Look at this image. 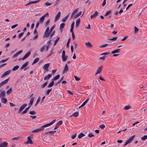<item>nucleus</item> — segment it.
Here are the masks:
<instances>
[{
    "mask_svg": "<svg viewBox=\"0 0 147 147\" xmlns=\"http://www.w3.org/2000/svg\"><path fill=\"white\" fill-rule=\"evenodd\" d=\"M8 59V58H7L5 59H3L0 61V63H3L7 60Z\"/></svg>",
    "mask_w": 147,
    "mask_h": 147,
    "instance_id": "obj_45",
    "label": "nucleus"
},
{
    "mask_svg": "<svg viewBox=\"0 0 147 147\" xmlns=\"http://www.w3.org/2000/svg\"><path fill=\"white\" fill-rule=\"evenodd\" d=\"M147 139V135L144 136L141 138V140L142 141H144Z\"/></svg>",
    "mask_w": 147,
    "mask_h": 147,
    "instance_id": "obj_38",
    "label": "nucleus"
},
{
    "mask_svg": "<svg viewBox=\"0 0 147 147\" xmlns=\"http://www.w3.org/2000/svg\"><path fill=\"white\" fill-rule=\"evenodd\" d=\"M62 122H63L62 121H60L57 123V124L59 126L62 124Z\"/></svg>",
    "mask_w": 147,
    "mask_h": 147,
    "instance_id": "obj_61",
    "label": "nucleus"
},
{
    "mask_svg": "<svg viewBox=\"0 0 147 147\" xmlns=\"http://www.w3.org/2000/svg\"><path fill=\"white\" fill-rule=\"evenodd\" d=\"M78 10V9H76L75 10H74L73 12V14H75L77 12Z\"/></svg>",
    "mask_w": 147,
    "mask_h": 147,
    "instance_id": "obj_62",
    "label": "nucleus"
},
{
    "mask_svg": "<svg viewBox=\"0 0 147 147\" xmlns=\"http://www.w3.org/2000/svg\"><path fill=\"white\" fill-rule=\"evenodd\" d=\"M55 25H54V26H53L52 27L50 28V32H51L52 31V30L54 29L55 27Z\"/></svg>",
    "mask_w": 147,
    "mask_h": 147,
    "instance_id": "obj_60",
    "label": "nucleus"
},
{
    "mask_svg": "<svg viewBox=\"0 0 147 147\" xmlns=\"http://www.w3.org/2000/svg\"><path fill=\"white\" fill-rule=\"evenodd\" d=\"M52 77L51 74H49L47 76H45L44 78V80L49 79Z\"/></svg>",
    "mask_w": 147,
    "mask_h": 147,
    "instance_id": "obj_23",
    "label": "nucleus"
},
{
    "mask_svg": "<svg viewBox=\"0 0 147 147\" xmlns=\"http://www.w3.org/2000/svg\"><path fill=\"white\" fill-rule=\"evenodd\" d=\"M34 99V97H32L31 98V99L30 100L29 103L33 104Z\"/></svg>",
    "mask_w": 147,
    "mask_h": 147,
    "instance_id": "obj_46",
    "label": "nucleus"
},
{
    "mask_svg": "<svg viewBox=\"0 0 147 147\" xmlns=\"http://www.w3.org/2000/svg\"><path fill=\"white\" fill-rule=\"evenodd\" d=\"M68 68H69L67 64H66L63 69V73L66 72L68 70Z\"/></svg>",
    "mask_w": 147,
    "mask_h": 147,
    "instance_id": "obj_16",
    "label": "nucleus"
},
{
    "mask_svg": "<svg viewBox=\"0 0 147 147\" xmlns=\"http://www.w3.org/2000/svg\"><path fill=\"white\" fill-rule=\"evenodd\" d=\"M70 38L68 40L67 42V47H69V44L70 42Z\"/></svg>",
    "mask_w": 147,
    "mask_h": 147,
    "instance_id": "obj_53",
    "label": "nucleus"
},
{
    "mask_svg": "<svg viewBox=\"0 0 147 147\" xmlns=\"http://www.w3.org/2000/svg\"><path fill=\"white\" fill-rule=\"evenodd\" d=\"M98 13L96 11L94 14H93L92 15H91L90 16V18L91 19H93L94 18H95L98 15Z\"/></svg>",
    "mask_w": 147,
    "mask_h": 147,
    "instance_id": "obj_10",
    "label": "nucleus"
},
{
    "mask_svg": "<svg viewBox=\"0 0 147 147\" xmlns=\"http://www.w3.org/2000/svg\"><path fill=\"white\" fill-rule=\"evenodd\" d=\"M49 63H47L45 64L43 67V69L45 70L46 71H49Z\"/></svg>",
    "mask_w": 147,
    "mask_h": 147,
    "instance_id": "obj_8",
    "label": "nucleus"
},
{
    "mask_svg": "<svg viewBox=\"0 0 147 147\" xmlns=\"http://www.w3.org/2000/svg\"><path fill=\"white\" fill-rule=\"evenodd\" d=\"M60 38V37H58L55 40L54 44V46H55L57 44L58 41L59 40Z\"/></svg>",
    "mask_w": 147,
    "mask_h": 147,
    "instance_id": "obj_33",
    "label": "nucleus"
},
{
    "mask_svg": "<svg viewBox=\"0 0 147 147\" xmlns=\"http://www.w3.org/2000/svg\"><path fill=\"white\" fill-rule=\"evenodd\" d=\"M82 12L81 11H80L74 17V18H76L80 16Z\"/></svg>",
    "mask_w": 147,
    "mask_h": 147,
    "instance_id": "obj_28",
    "label": "nucleus"
},
{
    "mask_svg": "<svg viewBox=\"0 0 147 147\" xmlns=\"http://www.w3.org/2000/svg\"><path fill=\"white\" fill-rule=\"evenodd\" d=\"M85 136V135L82 133H81L78 136V138L79 139H81L83 137H84Z\"/></svg>",
    "mask_w": 147,
    "mask_h": 147,
    "instance_id": "obj_34",
    "label": "nucleus"
},
{
    "mask_svg": "<svg viewBox=\"0 0 147 147\" xmlns=\"http://www.w3.org/2000/svg\"><path fill=\"white\" fill-rule=\"evenodd\" d=\"M108 45V44H104V45H102L100 46V48H103V47H107Z\"/></svg>",
    "mask_w": 147,
    "mask_h": 147,
    "instance_id": "obj_44",
    "label": "nucleus"
},
{
    "mask_svg": "<svg viewBox=\"0 0 147 147\" xmlns=\"http://www.w3.org/2000/svg\"><path fill=\"white\" fill-rule=\"evenodd\" d=\"M18 26V24H16L13 25L11 26V28L12 29H13V28H15L16 27H17Z\"/></svg>",
    "mask_w": 147,
    "mask_h": 147,
    "instance_id": "obj_58",
    "label": "nucleus"
},
{
    "mask_svg": "<svg viewBox=\"0 0 147 147\" xmlns=\"http://www.w3.org/2000/svg\"><path fill=\"white\" fill-rule=\"evenodd\" d=\"M121 51L120 49H117L115 50H114L112 51L111 53L112 54H115L116 53H119L120 51Z\"/></svg>",
    "mask_w": 147,
    "mask_h": 147,
    "instance_id": "obj_18",
    "label": "nucleus"
},
{
    "mask_svg": "<svg viewBox=\"0 0 147 147\" xmlns=\"http://www.w3.org/2000/svg\"><path fill=\"white\" fill-rule=\"evenodd\" d=\"M67 19L66 18V17H65L62 20V22H66Z\"/></svg>",
    "mask_w": 147,
    "mask_h": 147,
    "instance_id": "obj_64",
    "label": "nucleus"
},
{
    "mask_svg": "<svg viewBox=\"0 0 147 147\" xmlns=\"http://www.w3.org/2000/svg\"><path fill=\"white\" fill-rule=\"evenodd\" d=\"M74 78L76 80L78 81H79L80 80V78H79L75 76H74Z\"/></svg>",
    "mask_w": 147,
    "mask_h": 147,
    "instance_id": "obj_59",
    "label": "nucleus"
},
{
    "mask_svg": "<svg viewBox=\"0 0 147 147\" xmlns=\"http://www.w3.org/2000/svg\"><path fill=\"white\" fill-rule=\"evenodd\" d=\"M8 143L7 142H3L0 144V147H7Z\"/></svg>",
    "mask_w": 147,
    "mask_h": 147,
    "instance_id": "obj_9",
    "label": "nucleus"
},
{
    "mask_svg": "<svg viewBox=\"0 0 147 147\" xmlns=\"http://www.w3.org/2000/svg\"><path fill=\"white\" fill-rule=\"evenodd\" d=\"M11 70H9L5 72L4 74L1 76V78H2L9 75L11 72Z\"/></svg>",
    "mask_w": 147,
    "mask_h": 147,
    "instance_id": "obj_6",
    "label": "nucleus"
},
{
    "mask_svg": "<svg viewBox=\"0 0 147 147\" xmlns=\"http://www.w3.org/2000/svg\"><path fill=\"white\" fill-rule=\"evenodd\" d=\"M24 34V32H22L20 33L18 36V38H20Z\"/></svg>",
    "mask_w": 147,
    "mask_h": 147,
    "instance_id": "obj_51",
    "label": "nucleus"
},
{
    "mask_svg": "<svg viewBox=\"0 0 147 147\" xmlns=\"http://www.w3.org/2000/svg\"><path fill=\"white\" fill-rule=\"evenodd\" d=\"M45 18L44 17L42 16L40 18L38 22H39L40 23L42 24L44 22Z\"/></svg>",
    "mask_w": 147,
    "mask_h": 147,
    "instance_id": "obj_21",
    "label": "nucleus"
},
{
    "mask_svg": "<svg viewBox=\"0 0 147 147\" xmlns=\"http://www.w3.org/2000/svg\"><path fill=\"white\" fill-rule=\"evenodd\" d=\"M99 127L102 129H103L105 127V126L104 124H102L99 126Z\"/></svg>",
    "mask_w": 147,
    "mask_h": 147,
    "instance_id": "obj_54",
    "label": "nucleus"
},
{
    "mask_svg": "<svg viewBox=\"0 0 147 147\" xmlns=\"http://www.w3.org/2000/svg\"><path fill=\"white\" fill-rule=\"evenodd\" d=\"M51 33V32H47L46 33V32H45L44 34V36H45L47 38H48L50 34Z\"/></svg>",
    "mask_w": 147,
    "mask_h": 147,
    "instance_id": "obj_37",
    "label": "nucleus"
},
{
    "mask_svg": "<svg viewBox=\"0 0 147 147\" xmlns=\"http://www.w3.org/2000/svg\"><path fill=\"white\" fill-rule=\"evenodd\" d=\"M9 78H7L6 80H5L3 81V82H1L0 83V86H3L4 85L7 84L8 82V81L9 80Z\"/></svg>",
    "mask_w": 147,
    "mask_h": 147,
    "instance_id": "obj_7",
    "label": "nucleus"
},
{
    "mask_svg": "<svg viewBox=\"0 0 147 147\" xmlns=\"http://www.w3.org/2000/svg\"><path fill=\"white\" fill-rule=\"evenodd\" d=\"M138 31V29L136 27H134V32L135 33H136Z\"/></svg>",
    "mask_w": 147,
    "mask_h": 147,
    "instance_id": "obj_55",
    "label": "nucleus"
},
{
    "mask_svg": "<svg viewBox=\"0 0 147 147\" xmlns=\"http://www.w3.org/2000/svg\"><path fill=\"white\" fill-rule=\"evenodd\" d=\"M48 81H47L44 84H43L41 86V88H43L45 87L47 84H48Z\"/></svg>",
    "mask_w": 147,
    "mask_h": 147,
    "instance_id": "obj_39",
    "label": "nucleus"
},
{
    "mask_svg": "<svg viewBox=\"0 0 147 147\" xmlns=\"http://www.w3.org/2000/svg\"><path fill=\"white\" fill-rule=\"evenodd\" d=\"M28 64V61H26V62L24 63L22 66H21V67L20 68V70H22L24 68L26 67V66H27Z\"/></svg>",
    "mask_w": 147,
    "mask_h": 147,
    "instance_id": "obj_14",
    "label": "nucleus"
},
{
    "mask_svg": "<svg viewBox=\"0 0 147 147\" xmlns=\"http://www.w3.org/2000/svg\"><path fill=\"white\" fill-rule=\"evenodd\" d=\"M19 66L18 65H16L12 69L13 71H15L18 69L19 68Z\"/></svg>",
    "mask_w": 147,
    "mask_h": 147,
    "instance_id": "obj_29",
    "label": "nucleus"
},
{
    "mask_svg": "<svg viewBox=\"0 0 147 147\" xmlns=\"http://www.w3.org/2000/svg\"><path fill=\"white\" fill-rule=\"evenodd\" d=\"M26 104H24L22 105L20 108L18 112L20 113L21 111L27 106Z\"/></svg>",
    "mask_w": 147,
    "mask_h": 147,
    "instance_id": "obj_3",
    "label": "nucleus"
},
{
    "mask_svg": "<svg viewBox=\"0 0 147 147\" xmlns=\"http://www.w3.org/2000/svg\"><path fill=\"white\" fill-rule=\"evenodd\" d=\"M78 112H76L74 113V114L70 116V117H71L72 116L74 115L75 117H77L78 116Z\"/></svg>",
    "mask_w": 147,
    "mask_h": 147,
    "instance_id": "obj_36",
    "label": "nucleus"
},
{
    "mask_svg": "<svg viewBox=\"0 0 147 147\" xmlns=\"http://www.w3.org/2000/svg\"><path fill=\"white\" fill-rule=\"evenodd\" d=\"M88 137L89 138H91L92 137H93L94 136V135L92 133H90V134H88Z\"/></svg>",
    "mask_w": 147,
    "mask_h": 147,
    "instance_id": "obj_49",
    "label": "nucleus"
},
{
    "mask_svg": "<svg viewBox=\"0 0 147 147\" xmlns=\"http://www.w3.org/2000/svg\"><path fill=\"white\" fill-rule=\"evenodd\" d=\"M67 58V55L62 56V59L63 61H65Z\"/></svg>",
    "mask_w": 147,
    "mask_h": 147,
    "instance_id": "obj_22",
    "label": "nucleus"
},
{
    "mask_svg": "<svg viewBox=\"0 0 147 147\" xmlns=\"http://www.w3.org/2000/svg\"><path fill=\"white\" fill-rule=\"evenodd\" d=\"M28 111L25 109L22 113L21 114L23 115L26 113Z\"/></svg>",
    "mask_w": 147,
    "mask_h": 147,
    "instance_id": "obj_48",
    "label": "nucleus"
},
{
    "mask_svg": "<svg viewBox=\"0 0 147 147\" xmlns=\"http://www.w3.org/2000/svg\"><path fill=\"white\" fill-rule=\"evenodd\" d=\"M56 131V130L55 131H49V133H50L51 134H54Z\"/></svg>",
    "mask_w": 147,
    "mask_h": 147,
    "instance_id": "obj_63",
    "label": "nucleus"
},
{
    "mask_svg": "<svg viewBox=\"0 0 147 147\" xmlns=\"http://www.w3.org/2000/svg\"><path fill=\"white\" fill-rule=\"evenodd\" d=\"M117 37H114L113 38H109L108 39V40H115L117 39Z\"/></svg>",
    "mask_w": 147,
    "mask_h": 147,
    "instance_id": "obj_42",
    "label": "nucleus"
},
{
    "mask_svg": "<svg viewBox=\"0 0 147 147\" xmlns=\"http://www.w3.org/2000/svg\"><path fill=\"white\" fill-rule=\"evenodd\" d=\"M54 82L52 80V81L48 85V87L49 88L53 86L54 85Z\"/></svg>",
    "mask_w": 147,
    "mask_h": 147,
    "instance_id": "obj_31",
    "label": "nucleus"
},
{
    "mask_svg": "<svg viewBox=\"0 0 147 147\" xmlns=\"http://www.w3.org/2000/svg\"><path fill=\"white\" fill-rule=\"evenodd\" d=\"M39 60V58L38 57L36 58L33 62L32 64L33 65L37 63Z\"/></svg>",
    "mask_w": 147,
    "mask_h": 147,
    "instance_id": "obj_30",
    "label": "nucleus"
},
{
    "mask_svg": "<svg viewBox=\"0 0 147 147\" xmlns=\"http://www.w3.org/2000/svg\"><path fill=\"white\" fill-rule=\"evenodd\" d=\"M7 101V100L6 98H2L1 99V102L2 103H5Z\"/></svg>",
    "mask_w": 147,
    "mask_h": 147,
    "instance_id": "obj_32",
    "label": "nucleus"
},
{
    "mask_svg": "<svg viewBox=\"0 0 147 147\" xmlns=\"http://www.w3.org/2000/svg\"><path fill=\"white\" fill-rule=\"evenodd\" d=\"M111 13V11H107L105 14V16H106L109 15V14Z\"/></svg>",
    "mask_w": 147,
    "mask_h": 147,
    "instance_id": "obj_47",
    "label": "nucleus"
},
{
    "mask_svg": "<svg viewBox=\"0 0 147 147\" xmlns=\"http://www.w3.org/2000/svg\"><path fill=\"white\" fill-rule=\"evenodd\" d=\"M89 100V99L88 98L85 101L83 102L82 104L84 106L85 105L86 103L88 102Z\"/></svg>",
    "mask_w": 147,
    "mask_h": 147,
    "instance_id": "obj_50",
    "label": "nucleus"
},
{
    "mask_svg": "<svg viewBox=\"0 0 147 147\" xmlns=\"http://www.w3.org/2000/svg\"><path fill=\"white\" fill-rule=\"evenodd\" d=\"M80 18H78L77 19L76 21V26L77 28H78L79 27V24L80 22Z\"/></svg>",
    "mask_w": 147,
    "mask_h": 147,
    "instance_id": "obj_15",
    "label": "nucleus"
},
{
    "mask_svg": "<svg viewBox=\"0 0 147 147\" xmlns=\"http://www.w3.org/2000/svg\"><path fill=\"white\" fill-rule=\"evenodd\" d=\"M63 79V77L58 82L56 83L55 84V85H57V84L61 82V81Z\"/></svg>",
    "mask_w": 147,
    "mask_h": 147,
    "instance_id": "obj_52",
    "label": "nucleus"
},
{
    "mask_svg": "<svg viewBox=\"0 0 147 147\" xmlns=\"http://www.w3.org/2000/svg\"><path fill=\"white\" fill-rule=\"evenodd\" d=\"M85 44L86 46V47L88 48H91L92 47V45L89 42H85Z\"/></svg>",
    "mask_w": 147,
    "mask_h": 147,
    "instance_id": "obj_13",
    "label": "nucleus"
},
{
    "mask_svg": "<svg viewBox=\"0 0 147 147\" xmlns=\"http://www.w3.org/2000/svg\"><path fill=\"white\" fill-rule=\"evenodd\" d=\"M55 121V119L53 120L51 122H50V123L44 125L42 126L40 128L33 130L32 131V133H36L40 132L43 130L44 128L47 127L52 125Z\"/></svg>",
    "mask_w": 147,
    "mask_h": 147,
    "instance_id": "obj_1",
    "label": "nucleus"
},
{
    "mask_svg": "<svg viewBox=\"0 0 147 147\" xmlns=\"http://www.w3.org/2000/svg\"><path fill=\"white\" fill-rule=\"evenodd\" d=\"M52 89L51 88L49 89H48L46 91V93H45V94L46 95H48L52 91Z\"/></svg>",
    "mask_w": 147,
    "mask_h": 147,
    "instance_id": "obj_35",
    "label": "nucleus"
},
{
    "mask_svg": "<svg viewBox=\"0 0 147 147\" xmlns=\"http://www.w3.org/2000/svg\"><path fill=\"white\" fill-rule=\"evenodd\" d=\"M12 89L11 87L6 92V93L7 94H9L12 92Z\"/></svg>",
    "mask_w": 147,
    "mask_h": 147,
    "instance_id": "obj_27",
    "label": "nucleus"
},
{
    "mask_svg": "<svg viewBox=\"0 0 147 147\" xmlns=\"http://www.w3.org/2000/svg\"><path fill=\"white\" fill-rule=\"evenodd\" d=\"M60 75H58L55 77H54L52 80L53 81H55L57 80L60 77Z\"/></svg>",
    "mask_w": 147,
    "mask_h": 147,
    "instance_id": "obj_25",
    "label": "nucleus"
},
{
    "mask_svg": "<svg viewBox=\"0 0 147 147\" xmlns=\"http://www.w3.org/2000/svg\"><path fill=\"white\" fill-rule=\"evenodd\" d=\"M33 143L32 142L29 137L27 138V141L24 142V144H32Z\"/></svg>",
    "mask_w": 147,
    "mask_h": 147,
    "instance_id": "obj_4",
    "label": "nucleus"
},
{
    "mask_svg": "<svg viewBox=\"0 0 147 147\" xmlns=\"http://www.w3.org/2000/svg\"><path fill=\"white\" fill-rule=\"evenodd\" d=\"M29 113L31 115H35L36 113V112L34 111H30L29 112Z\"/></svg>",
    "mask_w": 147,
    "mask_h": 147,
    "instance_id": "obj_43",
    "label": "nucleus"
},
{
    "mask_svg": "<svg viewBox=\"0 0 147 147\" xmlns=\"http://www.w3.org/2000/svg\"><path fill=\"white\" fill-rule=\"evenodd\" d=\"M135 137V135H134L132 136H131V137L128 140H127L126 141L125 144L124 145V146H126V145H127V144L131 143L132 141V140H133Z\"/></svg>",
    "mask_w": 147,
    "mask_h": 147,
    "instance_id": "obj_2",
    "label": "nucleus"
},
{
    "mask_svg": "<svg viewBox=\"0 0 147 147\" xmlns=\"http://www.w3.org/2000/svg\"><path fill=\"white\" fill-rule=\"evenodd\" d=\"M65 24L64 23H62L60 25L59 30L62 32L63 30V28L64 27Z\"/></svg>",
    "mask_w": 147,
    "mask_h": 147,
    "instance_id": "obj_12",
    "label": "nucleus"
},
{
    "mask_svg": "<svg viewBox=\"0 0 147 147\" xmlns=\"http://www.w3.org/2000/svg\"><path fill=\"white\" fill-rule=\"evenodd\" d=\"M61 15V13L60 11L57 14L56 16L55 21L56 22L60 18Z\"/></svg>",
    "mask_w": 147,
    "mask_h": 147,
    "instance_id": "obj_11",
    "label": "nucleus"
},
{
    "mask_svg": "<svg viewBox=\"0 0 147 147\" xmlns=\"http://www.w3.org/2000/svg\"><path fill=\"white\" fill-rule=\"evenodd\" d=\"M50 19H49L48 20H47L45 22V26H47L50 23Z\"/></svg>",
    "mask_w": 147,
    "mask_h": 147,
    "instance_id": "obj_41",
    "label": "nucleus"
},
{
    "mask_svg": "<svg viewBox=\"0 0 147 147\" xmlns=\"http://www.w3.org/2000/svg\"><path fill=\"white\" fill-rule=\"evenodd\" d=\"M102 69V66H101L99 67L96 71V73L95 74V76H96L97 74H99L101 71Z\"/></svg>",
    "mask_w": 147,
    "mask_h": 147,
    "instance_id": "obj_5",
    "label": "nucleus"
},
{
    "mask_svg": "<svg viewBox=\"0 0 147 147\" xmlns=\"http://www.w3.org/2000/svg\"><path fill=\"white\" fill-rule=\"evenodd\" d=\"M31 53L30 52H28L27 53H26L23 57V59H25L26 58H27L30 54Z\"/></svg>",
    "mask_w": 147,
    "mask_h": 147,
    "instance_id": "obj_19",
    "label": "nucleus"
},
{
    "mask_svg": "<svg viewBox=\"0 0 147 147\" xmlns=\"http://www.w3.org/2000/svg\"><path fill=\"white\" fill-rule=\"evenodd\" d=\"M22 50H21L18 52L16 54H14L13 56V58H15V57H17L18 55L21 54V53L22 52Z\"/></svg>",
    "mask_w": 147,
    "mask_h": 147,
    "instance_id": "obj_20",
    "label": "nucleus"
},
{
    "mask_svg": "<svg viewBox=\"0 0 147 147\" xmlns=\"http://www.w3.org/2000/svg\"><path fill=\"white\" fill-rule=\"evenodd\" d=\"M76 134L71 136V138L72 139H74L76 136Z\"/></svg>",
    "mask_w": 147,
    "mask_h": 147,
    "instance_id": "obj_56",
    "label": "nucleus"
},
{
    "mask_svg": "<svg viewBox=\"0 0 147 147\" xmlns=\"http://www.w3.org/2000/svg\"><path fill=\"white\" fill-rule=\"evenodd\" d=\"M21 137L20 136H18L15 137H14L11 139L12 140H15L16 141L20 139Z\"/></svg>",
    "mask_w": 147,
    "mask_h": 147,
    "instance_id": "obj_24",
    "label": "nucleus"
},
{
    "mask_svg": "<svg viewBox=\"0 0 147 147\" xmlns=\"http://www.w3.org/2000/svg\"><path fill=\"white\" fill-rule=\"evenodd\" d=\"M40 1V0H38V1H31V2L32 4H35L36 3Z\"/></svg>",
    "mask_w": 147,
    "mask_h": 147,
    "instance_id": "obj_57",
    "label": "nucleus"
},
{
    "mask_svg": "<svg viewBox=\"0 0 147 147\" xmlns=\"http://www.w3.org/2000/svg\"><path fill=\"white\" fill-rule=\"evenodd\" d=\"M40 96H39L36 102V103L35 104V106H36V105L38 104V103L40 101Z\"/></svg>",
    "mask_w": 147,
    "mask_h": 147,
    "instance_id": "obj_40",
    "label": "nucleus"
},
{
    "mask_svg": "<svg viewBox=\"0 0 147 147\" xmlns=\"http://www.w3.org/2000/svg\"><path fill=\"white\" fill-rule=\"evenodd\" d=\"M5 96V90H3L0 93V97H3Z\"/></svg>",
    "mask_w": 147,
    "mask_h": 147,
    "instance_id": "obj_17",
    "label": "nucleus"
},
{
    "mask_svg": "<svg viewBox=\"0 0 147 147\" xmlns=\"http://www.w3.org/2000/svg\"><path fill=\"white\" fill-rule=\"evenodd\" d=\"M131 108V107L129 105H127L125 106L124 107V109L125 110H127L130 109Z\"/></svg>",
    "mask_w": 147,
    "mask_h": 147,
    "instance_id": "obj_26",
    "label": "nucleus"
}]
</instances>
